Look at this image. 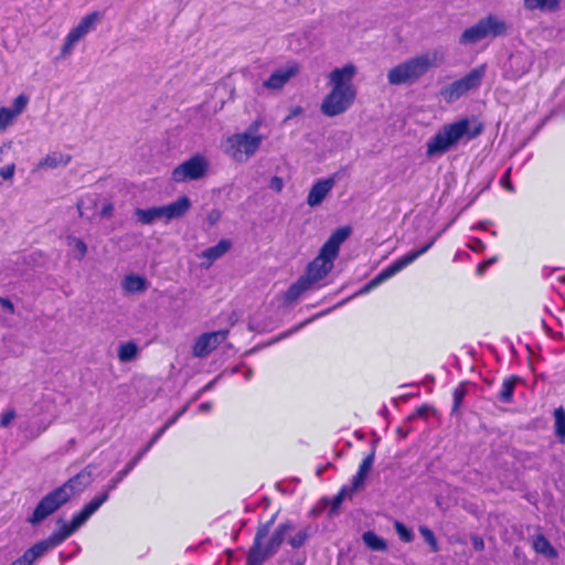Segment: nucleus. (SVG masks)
I'll return each mask as SVG.
<instances>
[{
  "label": "nucleus",
  "mask_w": 565,
  "mask_h": 565,
  "mask_svg": "<svg viewBox=\"0 0 565 565\" xmlns=\"http://www.w3.org/2000/svg\"><path fill=\"white\" fill-rule=\"evenodd\" d=\"M483 246H484V245H483L482 241H480V239H476L475 245H473V246H471V248H472L475 252H477V250H479V249L483 248Z\"/></svg>",
  "instance_id": "nucleus-52"
},
{
  "label": "nucleus",
  "mask_w": 565,
  "mask_h": 565,
  "mask_svg": "<svg viewBox=\"0 0 565 565\" xmlns=\"http://www.w3.org/2000/svg\"><path fill=\"white\" fill-rule=\"evenodd\" d=\"M14 171H15V166L12 163V164H8L3 168L0 169V175L4 179V180H11L14 175Z\"/></svg>",
  "instance_id": "nucleus-41"
},
{
  "label": "nucleus",
  "mask_w": 565,
  "mask_h": 565,
  "mask_svg": "<svg viewBox=\"0 0 565 565\" xmlns=\"http://www.w3.org/2000/svg\"><path fill=\"white\" fill-rule=\"evenodd\" d=\"M70 161V154L54 151L49 153L38 163V169H56L58 167L67 166Z\"/></svg>",
  "instance_id": "nucleus-19"
},
{
  "label": "nucleus",
  "mask_w": 565,
  "mask_h": 565,
  "mask_svg": "<svg viewBox=\"0 0 565 565\" xmlns=\"http://www.w3.org/2000/svg\"><path fill=\"white\" fill-rule=\"evenodd\" d=\"M10 149L9 145H3L0 147V162L3 160L2 156Z\"/></svg>",
  "instance_id": "nucleus-53"
},
{
  "label": "nucleus",
  "mask_w": 565,
  "mask_h": 565,
  "mask_svg": "<svg viewBox=\"0 0 565 565\" xmlns=\"http://www.w3.org/2000/svg\"><path fill=\"white\" fill-rule=\"evenodd\" d=\"M107 501V494H103L84 505V508L76 513L70 523L62 519L57 521L58 531L54 532L49 539L34 544L26 550L24 554L12 562L10 565H32L39 557L43 556L49 550L60 545L74 532H76L86 521Z\"/></svg>",
  "instance_id": "nucleus-1"
},
{
  "label": "nucleus",
  "mask_w": 565,
  "mask_h": 565,
  "mask_svg": "<svg viewBox=\"0 0 565 565\" xmlns=\"http://www.w3.org/2000/svg\"><path fill=\"white\" fill-rule=\"evenodd\" d=\"M362 540L364 544L372 551L382 552L387 548L386 542L372 531L364 532Z\"/></svg>",
  "instance_id": "nucleus-26"
},
{
  "label": "nucleus",
  "mask_w": 565,
  "mask_h": 565,
  "mask_svg": "<svg viewBox=\"0 0 565 565\" xmlns=\"http://www.w3.org/2000/svg\"><path fill=\"white\" fill-rule=\"evenodd\" d=\"M191 207V201L188 196H181L177 201L149 209H136L135 216L137 222L143 225H150L158 220L170 221L183 216Z\"/></svg>",
  "instance_id": "nucleus-8"
},
{
  "label": "nucleus",
  "mask_w": 565,
  "mask_h": 565,
  "mask_svg": "<svg viewBox=\"0 0 565 565\" xmlns=\"http://www.w3.org/2000/svg\"><path fill=\"white\" fill-rule=\"evenodd\" d=\"M533 548L536 553L542 554L547 558H556L558 556L557 551L543 534H537L533 539Z\"/></svg>",
  "instance_id": "nucleus-22"
},
{
  "label": "nucleus",
  "mask_w": 565,
  "mask_h": 565,
  "mask_svg": "<svg viewBox=\"0 0 565 565\" xmlns=\"http://www.w3.org/2000/svg\"><path fill=\"white\" fill-rule=\"evenodd\" d=\"M262 120L256 119L243 131L230 136L223 145L224 153L235 162H246L259 149L264 136L258 134Z\"/></svg>",
  "instance_id": "nucleus-7"
},
{
  "label": "nucleus",
  "mask_w": 565,
  "mask_h": 565,
  "mask_svg": "<svg viewBox=\"0 0 565 565\" xmlns=\"http://www.w3.org/2000/svg\"><path fill=\"white\" fill-rule=\"evenodd\" d=\"M302 113V108L300 106L292 107L290 109V114L285 118V121L291 119L295 116H298Z\"/></svg>",
  "instance_id": "nucleus-50"
},
{
  "label": "nucleus",
  "mask_w": 565,
  "mask_h": 565,
  "mask_svg": "<svg viewBox=\"0 0 565 565\" xmlns=\"http://www.w3.org/2000/svg\"><path fill=\"white\" fill-rule=\"evenodd\" d=\"M507 31L508 24L503 19L497 15H488L475 25L466 29L459 38V43L462 45L476 44L487 38L501 36Z\"/></svg>",
  "instance_id": "nucleus-9"
},
{
  "label": "nucleus",
  "mask_w": 565,
  "mask_h": 565,
  "mask_svg": "<svg viewBox=\"0 0 565 565\" xmlns=\"http://www.w3.org/2000/svg\"><path fill=\"white\" fill-rule=\"evenodd\" d=\"M67 241H68V245L72 246L78 253L77 258L82 259L87 252V246L84 243V241H82L81 238H77V237H73V236H70L67 238Z\"/></svg>",
  "instance_id": "nucleus-35"
},
{
  "label": "nucleus",
  "mask_w": 565,
  "mask_h": 565,
  "mask_svg": "<svg viewBox=\"0 0 565 565\" xmlns=\"http://www.w3.org/2000/svg\"><path fill=\"white\" fill-rule=\"evenodd\" d=\"M526 11L556 12L561 8V0H523Z\"/></svg>",
  "instance_id": "nucleus-18"
},
{
  "label": "nucleus",
  "mask_w": 565,
  "mask_h": 565,
  "mask_svg": "<svg viewBox=\"0 0 565 565\" xmlns=\"http://www.w3.org/2000/svg\"><path fill=\"white\" fill-rule=\"evenodd\" d=\"M519 381L518 376H511L509 379H505L502 383L501 390L499 392V399L503 403H511L515 383Z\"/></svg>",
  "instance_id": "nucleus-27"
},
{
  "label": "nucleus",
  "mask_w": 565,
  "mask_h": 565,
  "mask_svg": "<svg viewBox=\"0 0 565 565\" xmlns=\"http://www.w3.org/2000/svg\"><path fill=\"white\" fill-rule=\"evenodd\" d=\"M221 220V212L218 210H212L206 217L209 225L213 226Z\"/></svg>",
  "instance_id": "nucleus-44"
},
{
  "label": "nucleus",
  "mask_w": 565,
  "mask_h": 565,
  "mask_svg": "<svg viewBox=\"0 0 565 565\" xmlns=\"http://www.w3.org/2000/svg\"><path fill=\"white\" fill-rule=\"evenodd\" d=\"M271 190L280 192L284 188L282 179L279 177H273L269 183Z\"/></svg>",
  "instance_id": "nucleus-45"
},
{
  "label": "nucleus",
  "mask_w": 565,
  "mask_h": 565,
  "mask_svg": "<svg viewBox=\"0 0 565 565\" xmlns=\"http://www.w3.org/2000/svg\"><path fill=\"white\" fill-rule=\"evenodd\" d=\"M471 542H472V546L476 551H482L484 548V542L481 537L473 536L471 539Z\"/></svg>",
  "instance_id": "nucleus-48"
},
{
  "label": "nucleus",
  "mask_w": 565,
  "mask_h": 565,
  "mask_svg": "<svg viewBox=\"0 0 565 565\" xmlns=\"http://www.w3.org/2000/svg\"><path fill=\"white\" fill-rule=\"evenodd\" d=\"M419 533L424 537L425 542L430 546L433 552L439 551L437 539L430 529H428L427 526H420Z\"/></svg>",
  "instance_id": "nucleus-31"
},
{
  "label": "nucleus",
  "mask_w": 565,
  "mask_h": 565,
  "mask_svg": "<svg viewBox=\"0 0 565 565\" xmlns=\"http://www.w3.org/2000/svg\"><path fill=\"white\" fill-rule=\"evenodd\" d=\"M350 234L351 227H339L323 244L319 255L308 265L306 275L302 276L305 279H308L311 286L326 277L332 269L333 260L339 254L340 246Z\"/></svg>",
  "instance_id": "nucleus-6"
},
{
  "label": "nucleus",
  "mask_w": 565,
  "mask_h": 565,
  "mask_svg": "<svg viewBox=\"0 0 565 565\" xmlns=\"http://www.w3.org/2000/svg\"><path fill=\"white\" fill-rule=\"evenodd\" d=\"M369 475H364L362 472H356V475L352 479V484L349 488L350 493H354L355 491L361 490L364 487L365 480Z\"/></svg>",
  "instance_id": "nucleus-38"
},
{
  "label": "nucleus",
  "mask_w": 565,
  "mask_h": 565,
  "mask_svg": "<svg viewBox=\"0 0 565 565\" xmlns=\"http://www.w3.org/2000/svg\"><path fill=\"white\" fill-rule=\"evenodd\" d=\"M207 170V159L201 154H195L173 169L172 180L178 183L199 180L206 174Z\"/></svg>",
  "instance_id": "nucleus-11"
},
{
  "label": "nucleus",
  "mask_w": 565,
  "mask_h": 565,
  "mask_svg": "<svg viewBox=\"0 0 565 565\" xmlns=\"http://www.w3.org/2000/svg\"><path fill=\"white\" fill-rule=\"evenodd\" d=\"M369 475H364L362 472H356V475L352 479V484L349 488L350 493H354L355 491L361 490L364 487L365 480Z\"/></svg>",
  "instance_id": "nucleus-37"
},
{
  "label": "nucleus",
  "mask_w": 565,
  "mask_h": 565,
  "mask_svg": "<svg viewBox=\"0 0 565 565\" xmlns=\"http://www.w3.org/2000/svg\"><path fill=\"white\" fill-rule=\"evenodd\" d=\"M493 263H494L493 258L480 263L479 266L477 267V274L478 275H483L484 271L488 269V267L490 265H492Z\"/></svg>",
  "instance_id": "nucleus-46"
},
{
  "label": "nucleus",
  "mask_w": 565,
  "mask_h": 565,
  "mask_svg": "<svg viewBox=\"0 0 565 565\" xmlns=\"http://www.w3.org/2000/svg\"><path fill=\"white\" fill-rule=\"evenodd\" d=\"M436 238L430 239L427 244H425L422 248L412 250L401 258L396 259L394 263H392L388 267L383 269L377 276H375L372 279V285L379 286L380 284L384 282L388 278L393 277L397 273H399L402 269L411 265L413 262H415L419 256L427 253L431 246L435 244Z\"/></svg>",
  "instance_id": "nucleus-12"
},
{
  "label": "nucleus",
  "mask_w": 565,
  "mask_h": 565,
  "mask_svg": "<svg viewBox=\"0 0 565 565\" xmlns=\"http://www.w3.org/2000/svg\"><path fill=\"white\" fill-rule=\"evenodd\" d=\"M374 458H375V452H374V450H373L370 455H367V456L363 459V461H362V463L360 465V467H359V470H358V471H359V472H362V473H364V475H369V473H370V471H371V469H372V467H373Z\"/></svg>",
  "instance_id": "nucleus-39"
},
{
  "label": "nucleus",
  "mask_w": 565,
  "mask_h": 565,
  "mask_svg": "<svg viewBox=\"0 0 565 565\" xmlns=\"http://www.w3.org/2000/svg\"><path fill=\"white\" fill-rule=\"evenodd\" d=\"M212 386H213V382H210L209 384H206V385L203 387V391H207V390H210Z\"/></svg>",
  "instance_id": "nucleus-58"
},
{
  "label": "nucleus",
  "mask_w": 565,
  "mask_h": 565,
  "mask_svg": "<svg viewBox=\"0 0 565 565\" xmlns=\"http://www.w3.org/2000/svg\"><path fill=\"white\" fill-rule=\"evenodd\" d=\"M137 354L138 347L132 341L121 343L118 348V359L120 362H130L136 359Z\"/></svg>",
  "instance_id": "nucleus-28"
},
{
  "label": "nucleus",
  "mask_w": 565,
  "mask_h": 565,
  "mask_svg": "<svg viewBox=\"0 0 565 565\" xmlns=\"http://www.w3.org/2000/svg\"><path fill=\"white\" fill-rule=\"evenodd\" d=\"M482 73H468L462 78L455 81L454 83L444 86L440 90L441 97L447 103H452L459 99L467 92L478 87L481 82Z\"/></svg>",
  "instance_id": "nucleus-14"
},
{
  "label": "nucleus",
  "mask_w": 565,
  "mask_h": 565,
  "mask_svg": "<svg viewBox=\"0 0 565 565\" xmlns=\"http://www.w3.org/2000/svg\"><path fill=\"white\" fill-rule=\"evenodd\" d=\"M555 417V435L561 443L565 441V411L558 407L554 411Z\"/></svg>",
  "instance_id": "nucleus-30"
},
{
  "label": "nucleus",
  "mask_w": 565,
  "mask_h": 565,
  "mask_svg": "<svg viewBox=\"0 0 565 565\" xmlns=\"http://www.w3.org/2000/svg\"><path fill=\"white\" fill-rule=\"evenodd\" d=\"M0 306L4 310H8L11 313L14 311V306H13L12 301L7 298H0Z\"/></svg>",
  "instance_id": "nucleus-47"
},
{
  "label": "nucleus",
  "mask_w": 565,
  "mask_h": 565,
  "mask_svg": "<svg viewBox=\"0 0 565 565\" xmlns=\"http://www.w3.org/2000/svg\"><path fill=\"white\" fill-rule=\"evenodd\" d=\"M352 493H350L349 491V488L345 486L343 487L340 492L333 498V501H332V511L337 510L341 503L343 502V500L347 498V497H350Z\"/></svg>",
  "instance_id": "nucleus-40"
},
{
  "label": "nucleus",
  "mask_w": 565,
  "mask_h": 565,
  "mask_svg": "<svg viewBox=\"0 0 565 565\" xmlns=\"http://www.w3.org/2000/svg\"><path fill=\"white\" fill-rule=\"evenodd\" d=\"M92 481V467L87 466L61 487L44 495L28 521L33 525L40 524L62 505L67 503L75 494L81 493Z\"/></svg>",
  "instance_id": "nucleus-2"
},
{
  "label": "nucleus",
  "mask_w": 565,
  "mask_h": 565,
  "mask_svg": "<svg viewBox=\"0 0 565 565\" xmlns=\"http://www.w3.org/2000/svg\"><path fill=\"white\" fill-rule=\"evenodd\" d=\"M463 396H465L463 390H461V388L455 390V392H454V409H452L454 412H456L459 408V406L463 399Z\"/></svg>",
  "instance_id": "nucleus-42"
},
{
  "label": "nucleus",
  "mask_w": 565,
  "mask_h": 565,
  "mask_svg": "<svg viewBox=\"0 0 565 565\" xmlns=\"http://www.w3.org/2000/svg\"><path fill=\"white\" fill-rule=\"evenodd\" d=\"M231 248V242L227 239H221L216 245L206 248L202 253V257L207 259V263L204 264L205 267H209L216 259L221 258L224 254H226Z\"/></svg>",
  "instance_id": "nucleus-20"
},
{
  "label": "nucleus",
  "mask_w": 565,
  "mask_h": 565,
  "mask_svg": "<svg viewBox=\"0 0 565 565\" xmlns=\"http://www.w3.org/2000/svg\"><path fill=\"white\" fill-rule=\"evenodd\" d=\"M114 211V205L111 203H107L103 206L100 211V215L103 217H110Z\"/></svg>",
  "instance_id": "nucleus-49"
},
{
  "label": "nucleus",
  "mask_w": 565,
  "mask_h": 565,
  "mask_svg": "<svg viewBox=\"0 0 565 565\" xmlns=\"http://www.w3.org/2000/svg\"><path fill=\"white\" fill-rule=\"evenodd\" d=\"M100 20V14L98 12H92L78 22L76 26H74L64 38L63 44L61 46V54L63 56H67L72 53L74 46L82 41Z\"/></svg>",
  "instance_id": "nucleus-10"
},
{
  "label": "nucleus",
  "mask_w": 565,
  "mask_h": 565,
  "mask_svg": "<svg viewBox=\"0 0 565 565\" xmlns=\"http://www.w3.org/2000/svg\"><path fill=\"white\" fill-rule=\"evenodd\" d=\"M311 285L308 282V279L300 277L295 284H292L287 292L286 298L289 301L297 300L306 290H308Z\"/></svg>",
  "instance_id": "nucleus-25"
},
{
  "label": "nucleus",
  "mask_w": 565,
  "mask_h": 565,
  "mask_svg": "<svg viewBox=\"0 0 565 565\" xmlns=\"http://www.w3.org/2000/svg\"><path fill=\"white\" fill-rule=\"evenodd\" d=\"M482 125L469 118H462L449 125H445L427 142V156L443 154L460 140H471L482 132Z\"/></svg>",
  "instance_id": "nucleus-4"
},
{
  "label": "nucleus",
  "mask_w": 565,
  "mask_h": 565,
  "mask_svg": "<svg viewBox=\"0 0 565 565\" xmlns=\"http://www.w3.org/2000/svg\"><path fill=\"white\" fill-rule=\"evenodd\" d=\"M354 73H330V93L323 98L320 109L328 117L345 113L354 103L356 89L352 83Z\"/></svg>",
  "instance_id": "nucleus-5"
},
{
  "label": "nucleus",
  "mask_w": 565,
  "mask_h": 565,
  "mask_svg": "<svg viewBox=\"0 0 565 565\" xmlns=\"http://www.w3.org/2000/svg\"><path fill=\"white\" fill-rule=\"evenodd\" d=\"M375 287V285H372V280L364 287L363 291L366 292V291H370L371 289H373Z\"/></svg>",
  "instance_id": "nucleus-57"
},
{
  "label": "nucleus",
  "mask_w": 565,
  "mask_h": 565,
  "mask_svg": "<svg viewBox=\"0 0 565 565\" xmlns=\"http://www.w3.org/2000/svg\"><path fill=\"white\" fill-rule=\"evenodd\" d=\"M335 185V178L330 177L317 181L310 189L307 196V204L310 207L319 206Z\"/></svg>",
  "instance_id": "nucleus-17"
},
{
  "label": "nucleus",
  "mask_w": 565,
  "mask_h": 565,
  "mask_svg": "<svg viewBox=\"0 0 565 565\" xmlns=\"http://www.w3.org/2000/svg\"><path fill=\"white\" fill-rule=\"evenodd\" d=\"M14 417H15L14 411H9V412L4 413L1 416V420H0L1 427H8L11 424V422L14 419Z\"/></svg>",
  "instance_id": "nucleus-43"
},
{
  "label": "nucleus",
  "mask_w": 565,
  "mask_h": 565,
  "mask_svg": "<svg viewBox=\"0 0 565 565\" xmlns=\"http://www.w3.org/2000/svg\"><path fill=\"white\" fill-rule=\"evenodd\" d=\"M227 330L203 333L198 338L193 345V355L205 358L227 337Z\"/></svg>",
  "instance_id": "nucleus-16"
},
{
  "label": "nucleus",
  "mask_w": 565,
  "mask_h": 565,
  "mask_svg": "<svg viewBox=\"0 0 565 565\" xmlns=\"http://www.w3.org/2000/svg\"><path fill=\"white\" fill-rule=\"evenodd\" d=\"M275 515L267 521L258 525L254 541L247 553L246 565H263L268 558L273 557L281 544L286 540V536L295 531V525L291 521L280 523L273 532L266 545H263V541L267 537L271 525L275 522Z\"/></svg>",
  "instance_id": "nucleus-3"
},
{
  "label": "nucleus",
  "mask_w": 565,
  "mask_h": 565,
  "mask_svg": "<svg viewBox=\"0 0 565 565\" xmlns=\"http://www.w3.org/2000/svg\"><path fill=\"white\" fill-rule=\"evenodd\" d=\"M427 412H428V407L427 406H422V407H419L417 409V413H418L419 416H426Z\"/></svg>",
  "instance_id": "nucleus-55"
},
{
  "label": "nucleus",
  "mask_w": 565,
  "mask_h": 565,
  "mask_svg": "<svg viewBox=\"0 0 565 565\" xmlns=\"http://www.w3.org/2000/svg\"><path fill=\"white\" fill-rule=\"evenodd\" d=\"M369 475H364L362 472H356V475L352 479V484L349 488L350 493H354L355 491L361 490L364 487L365 480Z\"/></svg>",
  "instance_id": "nucleus-36"
},
{
  "label": "nucleus",
  "mask_w": 565,
  "mask_h": 565,
  "mask_svg": "<svg viewBox=\"0 0 565 565\" xmlns=\"http://www.w3.org/2000/svg\"><path fill=\"white\" fill-rule=\"evenodd\" d=\"M163 435V429H159L153 437L149 440V443L131 459L126 467L118 471L116 476L110 480L107 486V489L99 494H107V499L109 498V491L117 488L118 483L124 480V478L136 467V465L140 461V459L150 450V448L157 443V440ZM98 498V495H97ZM96 499V497L94 498Z\"/></svg>",
  "instance_id": "nucleus-15"
},
{
  "label": "nucleus",
  "mask_w": 565,
  "mask_h": 565,
  "mask_svg": "<svg viewBox=\"0 0 565 565\" xmlns=\"http://www.w3.org/2000/svg\"><path fill=\"white\" fill-rule=\"evenodd\" d=\"M292 74L294 73H271V76L264 81L263 87L278 90L290 79Z\"/></svg>",
  "instance_id": "nucleus-24"
},
{
  "label": "nucleus",
  "mask_w": 565,
  "mask_h": 565,
  "mask_svg": "<svg viewBox=\"0 0 565 565\" xmlns=\"http://www.w3.org/2000/svg\"><path fill=\"white\" fill-rule=\"evenodd\" d=\"M446 51L441 47H434L427 51H424L416 56L409 58L404 67L406 71H419V70H428V68H439L445 65L446 62Z\"/></svg>",
  "instance_id": "nucleus-13"
},
{
  "label": "nucleus",
  "mask_w": 565,
  "mask_h": 565,
  "mask_svg": "<svg viewBox=\"0 0 565 565\" xmlns=\"http://www.w3.org/2000/svg\"><path fill=\"white\" fill-rule=\"evenodd\" d=\"M419 77V73H388V82L392 85L413 84Z\"/></svg>",
  "instance_id": "nucleus-29"
},
{
  "label": "nucleus",
  "mask_w": 565,
  "mask_h": 565,
  "mask_svg": "<svg viewBox=\"0 0 565 565\" xmlns=\"http://www.w3.org/2000/svg\"><path fill=\"white\" fill-rule=\"evenodd\" d=\"M77 209H78V212H79V215L83 217L85 216V212H84V201H79L77 203Z\"/></svg>",
  "instance_id": "nucleus-54"
},
{
  "label": "nucleus",
  "mask_w": 565,
  "mask_h": 565,
  "mask_svg": "<svg viewBox=\"0 0 565 565\" xmlns=\"http://www.w3.org/2000/svg\"><path fill=\"white\" fill-rule=\"evenodd\" d=\"M394 527L402 541L409 543L414 540V534L412 530L406 527L402 522L395 521Z\"/></svg>",
  "instance_id": "nucleus-33"
},
{
  "label": "nucleus",
  "mask_w": 565,
  "mask_h": 565,
  "mask_svg": "<svg viewBox=\"0 0 565 565\" xmlns=\"http://www.w3.org/2000/svg\"><path fill=\"white\" fill-rule=\"evenodd\" d=\"M315 534V527L311 525H306L300 527L294 535L289 536L288 544L292 548L302 547L306 542Z\"/></svg>",
  "instance_id": "nucleus-23"
},
{
  "label": "nucleus",
  "mask_w": 565,
  "mask_h": 565,
  "mask_svg": "<svg viewBox=\"0 0 565 565\" xmlns=\"http://www.w3.org/2000/svg\"><path fill=\"white\" fill-rule=\"evenodd\" d=\"M17 117L8 107L0 108V131L6 130Z\"/></svg>",
  "instance_id": "nucleus-32"
},
{
  "label": "nucleus",
  "mask_w": 565,
  "mask_h": 565,
  "mask_svg": "<svg viewBox=\"0 0 565 565\" xmlns=\"http://www.w3.org/2000/svg\"><path fill=\"white\" fill-rule=\"evenodd\" d=\"M181 415V413H179L178 415L173 416L172 418H170L164 426H162L160 429H163V433L166 431V429H168L169 426H171L172 424H174L178 419V417Z\"/></svg>",
  "instance_id": "nucleus-51"
},
{
  "label": "nucleus",
  "mask_w": 565,
  "mask_h": 565,
  "mask_svg": "<svg viewBox=\"0 0 565 565\" xmlns=\"http://www.w3.org/2000/svg\"><path fill=\"white\" fill-rule=\"evenodd\" d=\"M200 409L203 411V412H209L211 409V404L210 403H202L200 405Z\"/></svg>",
  "instance_id": "nucleus-56"
},
{
  "label": "nucleus",
  "mask_w": 565,
  "mask_h": 565,
  "mask_svg": "<svg viewBox=\"0 0 565 565\" xmlns=\"http://www.w3.org/2000/svg\"><path fill=\"white\" fill-rule=\"evenodd\" d=\"M28 103H29V97L25 96L24 94H21L14 99L13 106L10 109L14 114V116L18 117L20 114L23 113Z\"/></svg>",
  "instance_id": "nucleus-34"
},
{
  "label": "nucleus",
  "mask_w": 565,
  "mask_h": 565,
  "mask_svg": "<svg viewBox=\"0 0 565 565\" xmlns=\"http://www.w3.org/2000/svg\"><path fill=\"white\" fill-rule=\"evenodd\" d=\"M121 287L127 294H139L148 288V282L141 276L130 274L122 279Z\"/></svg>",
  "instance_id": "nucleus-21"
}]
</instances>
